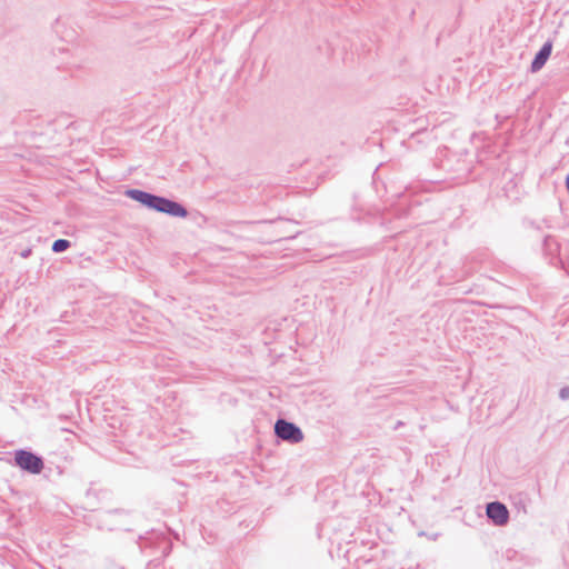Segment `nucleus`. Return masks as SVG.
<instances>
[{"instance_id":"2eb2a0df","label":"nucleus","mask_w":569,"mask_h":569,"mask_svg":"<svg viewBox=\"0 0 569 569\" xmlns=\"http://www.w3.org/2000/svg\"><path fill=\"white\" fill-rule=\"evenodd\" d=\"M121 569H124V568H121Z\"/></svg>"},{"instance_id":"f03ea898","label":"nucleus","mask_w":569,"mask_h":569,"mask_svg":"<svg viewBox=\"0 0 569 569\" xmlns=\"http://www.w3.org/2000/svg\"><path fill=\"white\" fill-rule=\"evenodd\" d=\"M149 210L174 218H186L189 214L188 209L182 203L156 193L152 194Z\"/></svg>"},{"instance_id":"1a4fd4ad","label":"nucleus","mask_w":569,"mask_h":569,"mask_svg":"<svg viewBox=\"0 0 569 569\" xmlns=\"http://www.w3.org/2000/svg\"><path fill=\"white\" fill-rule=\"evenodd\" d=\"M542 250L546 254H556L559 250V243L556 238L550 234L546 236L542 241Z\"/></svg>"},{"instance_id":"39448f33","label":"nucleus","mask_w":569,"mask_h":569,"mask_svg":"<svg viewBox=\"0 0 569 569\" xmlns=\"http://www.w3.org/2000/svg\"><path fill=\"white\" fill-rule=\"evenodd\" d=\"M486 516L488 520L497 527L506 526L510 519L507 506L498 500L486 505Z\"/></svg>"},{"instance_id":"6e6552de","label":"nucleus","mask_w":569,"mask_h":569,"mask_svg":"<svg viewBox=\"0 0 569 569\" xmlns=\"http://www.w3.org/2000/svg\"><path fill=\"white\" fill-rule=\"evenodd\" d=\"M172 550V543L171 542H164L161 551V557L151 559L148 562L149 569H157L162 565V560L170 555Z\"/></svg>"},{"instance_id":"9b49d317","label":"nucleus","mask_w":569,"mask_h":569,"mask_svg":"<svg viewBox=\"0 0 569 569\" xmlns=\"http://www.w3.org/2000/svg\"><path fill=\"white\" fill-rule=\"evenodd\" d=\"M107 513L109 516H129V511L124 509H111L108 510Z\"/></svg>"},{"instance_id":"423d86ee","label":"nucleus","mask_w":569,"mask_h":569,"mask_svg":"<svg viewBox=\"0 0 569 569\" xmlns=\"http://www.w3.org/2000/svg\"><path fill=\"white\" fill-rule=\"evenodd\" d=\"M551 52H552V41L547 40L541 46L539 51L535 54V57L531 61V64H530V71L535 73V72H538L539 70H541L543 68V66L546 64V62L548 61L549 57L551 56Z\"/></svg>"},{"instance_id":"ddd939ff","label":"nucleus","mask_w":569,"mask_h":569,"mask_svg":"<svg viewBox=\"0 0 569 569\" xmlns=\"http://www.w3.org/2000/svg\"><path fill=\"white\" fill-rule=\"evenodd\" d=\"M31 252H32V250L30 248H28L21 252V257L28 258L31 254Z\"/></svg>"},{"instance_id":"f8f14e48","label":"nucleus","mask_w":569,"mask_h":569,"mask_svg":"<svg viewBox=\"0 0 569 569\" xmlns=\"http://www.w3.org/2000/svg\"><path fill=\"white\" fill-rule=\"evenodd\" d=\"M559 398L563 401L569 399V386H565L559 390Z\"/></svg>"},{"instance_id":"20e7f679","label":"nucleus","mask_w":569,"mask_h":569,"mask_svg":"<svg viewBox=\"0 0 569 569\" xmlns=\"http://www.w3.org/2000/svg\"><path fill=\"white\" fill-rule=\"evenodd\" d=\"M112 492L107 488L97 487L91 482L84 493V509L96 510L99 505L106 503L111 499Z\"/></svg>"},{"instance_id":"f257e3e1","label":"nucleus","mask_w":569,"mask_h":569,"mask_svg":"<svg viewBox=\"0 0 569 569\" xmlns=\"http://www.w3.org/2000/svg\"><path fill=\"white\" fill-rule=\"evenodd\" d=\"M12 465L31 475H40L44 468L43 458L28 449L16 450Z\"/></svg>"},{"instance_id":"0eeeda50","label":"nucleus","mask_w":569,"mask_h":569,"mask_svg":"<svg viewBox=\"0 0 569 569\" xmlns=\"http://www.w3.org/2000/svg\"><path fill=\"white\" fill-rule=\"evenodd\" d=\"M152 194L151 192H148V191H144V190H141V189H127L124 191V196L128 197L129 199L133 200V201H137L139 202L141 206H143L144 208L149 209L150 207V203H151V200H152Z\"/></svg>"},{"instance_id":"9d476101","label":"nucleus","mask_w":569,"mask_h":569,"mask_svg":"<svg viewBox=\"0 0 569 569\" xmlns=\"http://www.w3.org/2000/svg\"><path fill=\"white\" fill-rule=\"evenodd\" d=\"M71 247V242L67 239H57L53 241L51 246V250L54 253H61L68 250Z\"/></svg>"},{"instance_id":"7ed1b4c3","label":"nucleus","mask_w":569,"mask_h":569,"mask_svg":"<svg viewBox=\"0 0 569 569\" xmlns=\"http://www.w3.org/2000/svg\"><path fill=\"white\" fill-rule=\"evenodd\" d=\"M273 431L279 440L291 445L299 443L305 438L301 428L295 422L284 418H278L276 420Z\"/></svg>"},{"instance_id":"4468645a","label":"nucleus","mask_w":569,"mask_h":569,"mask_svg":"<svg viewBox=\"0 0 569 569\" xmlns=\"http://www.w3.org/2000/svg\"><path fill=\"white\" fill-rule=\"evenodd\" d=\"M401 426H403V422L402 421H397V423L393 427V430H398Z\"/></svg>"}]
</instances>
